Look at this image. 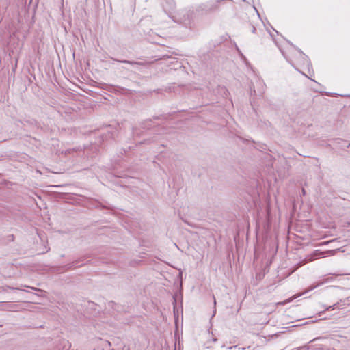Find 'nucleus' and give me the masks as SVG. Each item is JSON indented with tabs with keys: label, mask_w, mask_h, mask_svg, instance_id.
<instances>
[{
	"label": "nucleus",
	"mask_w": 350,
	"mask_h": 350,
	"mask_svg": "<svg viewBox=\"0 0 350 350\" xmlns=\"http://www.w3.org/2000/svg\"><path fill=\"white\" fill-rule=\"evenodd\" d=\"M323 252H319V251H316L313 255H312V257L309 260H313L314 259H317V258H320V256L321 255H323Z\"/></svg>",
	"instance_id": "obj_3"
},
{
	"label": "nucleus",
	"mask_w": 350,
	"mask_h": 350,
	"mask_svg": "<svg viewBox=\"0 0 350 350\" xmlns=\"http://www.w3.org/2000/svg\"><path fill=\"white\" fill-rule=\"evenodd\" d=\"M333 275H340L341 274H336V273H334Z\"/></svg>",
	"instance_id": "obj_9"
},
{
	"label": "nucleus",
	"mask_w": 350,
	"mask_h": 350,
	"mask_svg": "<svg viewBox=\"0 0 350 350\" xmlns=\"http://www.w3.org/2000/svg\"><path fill=\"white\" fill-rule=\"evenodd\" d=\"M255 31H256V28L254 27H252V32L255 33Z\"/></svg>",
	"instance_id": "obj_7"
},
{
	"label": "nucleus",
	"mask_w": 350,
	"mask_h": 350,
	"mask_svg": "<svg viewBox=\"0 0 350 350\" xmlns=\"http://www.w3.org/2000/svg\"><path fill=\"white\" fill-rule=\"evenodd\" d=\"M74 266V263H72V264H70V265H67L66 267H67L66 268V270L69 269H71L72 267Z\"/></svg>",
	"instance_id": "obj_6"
},
{
	"label": "nucleus",
	"mask_w": 350,
	"mask_h": 350,
	"mask_svg": "<svg viewBox=\"0 0 350 350\" xmlns=\"http://www.w3.org/2000/svg\"><path fill=\"white\" fill-rule=\"evenodd\" d=\"M103 343L106 344V345H110V343L107 341H104Z\"/></svg>",
	"instance_id": "obj_8"
},
{
	"label": "nucleus",
	"mask_w": 350,
	"mask_h": 350,
	"mask_svg": "<svg viewBox=\"0 0 350 350\" xmlns=\"http://www.w3.org/2000/svg\"><path fill=\"white\" fill-rule=\"evenodd\" d=\"M338 305V303H336V304H334V305L332 306H329L328 307H326L325 308V310H334L335 308H336Z\"/></svg>",
	"instance_id": "obj_4"
},
{
	"label": "nucleus",
	"mask_w": 350,
	"mask_h": 350,
	"mask_svg": "<svg viewBox=\"0 0 350 350\" xmlns=\"http://www.w3.org/2000/svg\"><path fill=\"white\" fill-rule=\"evenodd\" d=\"M330 280H332V278H327L323 279L321 282H317L316 284L311 285L301 295H304V294H305V293H308V292H309V291L316 288L317 287L323 285V284L329 282Z\"/></svg>",
	"instance_id": "obj_1"
},
{
	"label": "nucleus",
	"mask_w": 350,
	"mask_h": 350,
	"mask_svg": "<svg viewBox=\"0 0 350 350\" xmlns=\"http://www.w3.org/2000/svg\"><path fill=\"white\" fill-rule=\"evenodd\" d=\"M214 304H216L215 299H214Z\"/></svg>",
	"instance_id": "obj_10"
},
{
	"label": "nucleus",
	"mask_w": 350,
	"mask_h": 350,
	"mask_svg": "<svg viewBox=\"0 0 350 350\" xmlns=\"http://www.w3.org/2000/svg\"><path fill=\"white\" fill-rule=\"evenodd\" d=\"M115 60L117 61V59H115ZM118 62L124 63V64H131V65H144L145 64V63L142 62H135V61H129V60H118Z\"/></svg>",
	"instance_id": "obj_2"
},
{
	"label": "nucleus",
	"mask_w": 350,
	"mask_h": 350,
	"mask_svg": "<svg viewBox=\"0 0 350 350\" xmlns=\"http://www.w3.org/2000/svg\"><path fill=\"white\" fill-rule=\"evenodd\" d=\"M349 146H350V143L348 144L347 147H349Z\"/></svg>",
	"instance_id": "obj_11"
},
{
	"label": "nucleus",
	"mask_w": 350,
	"mask_h": 350,
	"mask_svg": "<svg viewBox=\"0 0 350 350\" xmlns=\"http://www.w3.org/2000/svg\"><path fill=\"white\" fill-rule=\"evenodd\" d=\"M4 309L7 310H12V306L10 304H7Z\"/></svg>",
	"instance_id": "obj_5"
}]
</instances>
